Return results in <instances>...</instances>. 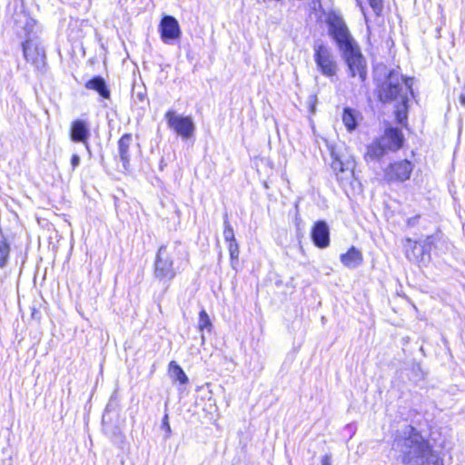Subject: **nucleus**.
Masks as SVG:
<instances>
[{
  "instance_id": "1",
  "label": "nucleus",
  "mask_w": 465,
  "mask_h": 465,
  "mask_svg": "<svg viewBox=\"0 0 465 465\" xmlns=\"http://www.w3.org/2000/svg\"><path fill=\"white\" fill-rule=\"evenodd\" d=\"M391 448L402 465H444L440 452L411 425L397 430Z\"/></svg>"
},
{
  "instance_id": "2",
  "label": "nucleus",
  "mask_w": 465,
  "mask_h": 465,
  "mask_svg": "<svg viewBox=\"0 0 465 465\" xmlns=\"http://www.w3.org/2000/svg\"><path fill=\"white\" fill-rule=\"evenodd\" d=\"M413 78L403 76L399 70L391 69L384 80L378 85V98L383 103L396 101L395 117L400 124H405L408 118L409 96H413Z\"/></svg>"
},
{
  "instance_id": "3",
  "label": "nucleus",
  "mask_w": 465,
  "mask_h": 465,
  "mask_svg": "<svg viewBox=\"0 0 465 465\" xmlns=\"http://www.w3.org/2000/svg\"><path fill=\"white\" fill-rule=\"evenodd\" d=\"M404 136L397 127H387L384 134L375 138L366 147L364 159L367 163L379 162L388 152H395L401 148Z\"/></svg>"
},
{
  "instance_id": "4",
  "label": "nucleus",
  "mask_w": 465,
  "mask_h": 465,
  "mask_svg": "<svg viewBox=\"0 0 465 465\" xmlns=\"http://www.w3.org/2000/svg\"><path fill=\"white\" fill-rule=\"evenodd\" d=\"M176 250L174 247L162 245L155 255L153 262V278L166 288L180 272V266L175 262Z\"/></svg>"
},
{
  "instance_id": "5",
  "label": "nucleus",
  "mask_w": 465,
  "mask_h": 465,
  "mask_svg": "<svg viewBox=\"0 0 465 465\" xmlns=\"http://www.w3.org/2000/svg\"><path fill=\"white\" fill-rule=\"evenodd\" d=\"M325 23L328 35L336 44L338 50L356 43L341 15L332 10L329 11L326 14Z\"/></svg>"
},
{
  "instance_id": "6",
  "label": "nucleus",
  "mask_w": 465,
  "mask_h": 465,
  "mask_svg": "<svg viewBox=\"0 0 465 465\" xmlns=\"http://www.w3.org/2000/svg\"><path fill=\"white\" fill-rule=\"evenodd\" d=\"M339 51L348 67L349 75L353 78L358 76L364 83L367 79V62L359 44L356 42Z\"/></svg>"
},
{
  "instance_id": "7",
  "label": "nucleus",
  "mask_w": 465,
  "mask_h": 465,
  "mask_svg": "<svg viewBox=\"0 0 465 465\" xmlns=\"http://www.w3.org/2000/svg\"><path fill=\"white\" fill-rule=\"evenodd\" d=\"M313 58L317 69L322 75L332 78L337 74L338 64L331 48L319 41L313 45Z\"/></svg>"
},
{
  "instance_id": "8",
  "label": "nucleus",
  "mask_w": 465,
  "mask_h": 465,
  "mask_svg": "<svg viewBox=\"0 0 465 465\" xmlns=\"http://www.w3.org/2000/svg\"><path fill=\"white\" fill-rule=\"evenodd\" d=\"M25 59L35 67L39 72L45 69V51L41 44L35 38H25L22 43Z\"/></svg>"
},
{
  "instance_id": "9",
  "label": "nucleus",
  "mask_w": 465,
  "mask_h": 465,
  "mask_svg": "<svg viewBox=\"0 0 465 465\" xmlns=\"http://www.w3.org/2000/svg\"><path fill=\"white\" fill-rule=\"evenodd\" d=\"M164 118L168 127L183 139H188L193 134L195 125L191 116H183L177 114L173 110H168Z\"/></svg>"
},
{
  "instance_id": "10",
  "label": "nucleus",
  "mask_w": 465,
  "mask_h": 465,
  "mask_svg": "<svg viewBox=\"0 0 465 465\" xmlns=\"http://www.w3.org/2000/svg\"><path fill=\"white\" fill-rule=\"evenodd\" d=\"M160 38L165 45H173L180 40L182 29L178 20L170 15H163L158 25Z\"/></svg>"
},
{
  "instance_id": "11",
  "label": "nucleus",
  "mask_w": 465,
  "mask_h": 465,
  "mask_svg": "<svg viewBox=\"0 0 465 465\" xmlns=\"http://www.w3.org/2000/svg\"><path fill=\"white\" fill-rule=\"evenodd\" d=\"M413 164L408 160L390 163L384 171V180L388 183L405 182L410 179Z\"/></svg>"
},
{
  "instance_id": "12",
  "label": "nucleus",
  "mask_w": 465,
  "mask_h": 465,
  "mask_svg": "<svg viewBox=\"0 0 465 465\" xmlns=\"http://www.w3.org/2000/svg\"><path fill=\"white\" fill-rule=\"evenodd\" d=\"M312 241L315 246L323 249L330 245V228L323 220L317 221L311 232Z\"/></svg>"
},
{
  "instance_id": "13",
  "label": "nucleus",
  "mask_w": 465,
  "mask_h": 465,
  "mask_svg": "<svg viewBox=\"0 0 465 465\" xmlns=\"http://www.w3.org/2000/svg\"><path fill=\"white\" fill-rule=\"evenodd\" d=\"M69 136L74 143H85L91 136L89 123L84 119H76L71 123Z\"/></svg>"
},
{
  "instance_id": "14",
  "label": "nucleus",
  "mask_w": 465,
  "mask_h": 465,
  "mask_svg": "<svg viewBox=\"0 0 465 465\" xmlns=\"http://www.w3.org/2000/svg\"><path fill=\"white\" fill-rule=\"evenodd\" d=\"M133 143V135L124 134L117 143V150L120 161L124 171L130 170L131 153L130 147Z\"/></svg>"
},
{
  "instance_id": "15",
  "label": "nucleus",
  "mask_w": 465,
  "mask_h": 465,
  "mask_svg": "<svg viewBox=\"0 0 465 465\" xmlns=\"http://www.w3.org/2000/svg\"><path fill=\"white\" fill-rule=\"evenodd\" d=\"M15 25L16 27L17 34H21L20 30L24 31L26 38H33L31 35H35V28L36 21L30 17L25 12H21L15 15Z\"/></svg>"
},
{
  "instance_id": "16",
  "label": "nucleus",
  "mask_w": 465,
  "mask_h": 465,
  "mask_svg": "<svg viewBox=\"0 0 465 465\" xmlns=\"http://www.w3.org/2000/svg\"><path fill=\"white\" fill-rule=\"evenodd\" d=\"M84 87L88 90L96 92L102 99L110 100L111 91L104 78L101 75H95L89 79Z\"/></svg>"
},
{
  "instance_id": "17",
  "label": "nucleus",
  "mask_w": 465,
  "mask_h": 465,
  "mask_svg": "<svg viewBox=\"0 0 465 465\" xmlns=\"http://www.w3.org/2000/svg\"><path fill=\"white\" fill-rule=\"evenodd\" d=\"M341 262L348 269H356L363 262V255L360 250L351 246L340 256Z\"/></svg>"
},
{
  "instance_id": "18",
  "label": "nucleus",
  "mask_w": 465,
  "mask_h": 465,
  "mask_svg": "<svg viewBox=\"0 0 465 465\" xmlns=\"http://www.w3.org/2000/svg\"><path fill=\"white\" fill-rule=\"evenodd\" d=\"M440 238L441 234L440 232H437L435 234L427 236L424 240L414 242V249L420 250V261H424L426 257L430 259V251L435 246L436 242L439 241Z\"/></svg>"
},
{
  "instance_id": "19",
  "label": "nucleus",
  "mask_w": 465,
  "mask_h": 465,
  "mask_svg": "<svg viewBox=\"0 0 465 465\" xmlns=\"http://www.w3.org/2000/svg\"><path fill=\"white\" fill-rule=\"evenodd\" d=\"M361 113L353 108L345 107L342 112V123L348 132H353L359 125Z\"/></svg>"
},
{
  "instance_id": "20",
  "label": "nucleus",
  "mask_w": 465,
  "mask_h": 465,
  "mask_svg": "<svg viewBox=\"0 0 465 465\" xmlns=\"http://www.w3.org/2000/svg\"><path fill=\"white\" fill-rule=\"evenodd\" d=\"M168 372L170 378L173 381H178L181 385H185L189 382L188 376L175 361H172L169 363Z\"/></svg>"
},
{
  "instance_id": "21",
  "label": "nucleus",
  "mask_w": 465,
  "mask_h": 465,
  "mask_svg": "<svg viewBox=\"0 0 465 465\" xmlns=\"http://www.w3.org/2000/svg\"><path fill=\"white\" fill-rule=\"evenodd\" d=\"M228 251L230 254L231 266L233 270H237V266L239 264V254L240 249L237 242H232L228 243Z\"/></svg>"
},
{
  "instance_id": "22",
  "label": "nucleus",
  "mask_w": 465,
  "mask_h": 465,
  "mask_svg": "<svg viewBox=\"0 0 465 465\" xmlns=\"http://www.w3.org/2000/svg\"><path fill=\"white\" fill-rule=\"evenodd\" d=\"M223 234L224 241L227 243L236 242L233 228L229 222L227 213H224V214H223Z\"/></svg>"
},
{
  "instance_id": "23",
  "label": "nucleus",
  "mask_w": 465,
  "mask_h": 465,
  "mask_svg": "<svg viewBox=\"0 0 465 465\" xmlns=\"http://www.w3.org/2000/svg\"><path fill=\"white\" fill-rule=\"evenodd\" d=\"M331 166L334 171L342 173L348 169V167H346L345 163L342 161L341 157L339 155V153L335 151L334 148L331 149Z\"/></svg>"
},
{
  "instance_id": "24",
  "label": "nucleus",
  "mask_w": 465,
  "mask_h": 465,
  "mask_svg": "<svg viewBox=\"0 0 465 465\" xmlns=\"http://www.w3.org/2000/svg\"><path fill=\"white\" fill-rule=\"evenodd\" d=\"M198 328L201 331L206 330L208 332H210L213 328L210 317L204 309L201 310L199 312Z\"/></svg>"
},
{
  "instance_id": "25",
  "label": "nucleus",
  "mask_w": 465,
  "mask_h": 465,
  "mask_svg": "<svg viewBox=\"0 0 465 465\" xmlns=\"http://www.w3.org/2000/svg\"><path fill=\"white\" fill-rule=\"evenodd\" d=\"M368 3L377 16L381 14L383 10V0H368Z\"/></svg>"
},
{
  "instance_id": "26",
  "label": "nucleus",
  "mask_w": 465,
  "mask_h": 465,
  "mask_svg": "<svg viewBox=\"0 0 465 465\" xmlns=\"http://www.w3.org/2000/svg\"><path fill=\"white\" fill-rule=\"evenodd\" d=\"M162 428L165 430V431L167 433L166 437H169L171 432H172V430H171V426H170L169 421H168V415L167 414H165L163 419Z\"/></svg>"
},
{
  "instance_id": "27",
  "label": "nucleus",
  "mask_w": 465,
  "mask_h": 465,
  "mask_svg": "<svg viewBox=\"0 0 465 465\" xmlns=\"http://www.w3.org/2000/svg\"><path fill=\"white\" fill-rule=\"evenodd\" d=\"M80 156L78 154H73L71 157V165L73 170L76 169L80 164Z\"/></svg>"
},
{
  "instance_id": "28",
  "label": "nucleus",
  "mask_w": 465,
  "mask_h": 465,
  "mask_svg": "<svg viewBox=\"0 0 465 465\" xmlns=\"http://www.w3.org/2000/svg\"><path fill=\"white\" fill-rule=\"evenodd\" d=\"M322 465H331V455L325 454L322 458Z\"/></svg>"
},
{
  "instance_id": "29",
  "label": "nucleus",
  "mask_w": 465,
  "mask_h": 465,
  "mask_svg": "<svg viewBox=\"0 0 465 465\" xmlns=\"http://www.w3.org/2000/svg\"><path fill=\"white\" fill-rule=\"evenodd\" d=\"M420 215H415L408 219L407 223L409 226H415L418 223Z\"/></svg>"
},
{
  "instance_id": "30",
  "label": "nucleus",
  "mask_w": 465,
  "mask_h": 465,
  "mask_svg": "<svg viewBox=\"0 0 465 465\" xmlns=\"http://www.w3.org/2000/svg\"><path fill=\"white\" fill-rule=\"evenodd\" d=\"M412 254L417 261H420V250L412 249Z\"/></svg>"
},
{
  "instance_id": "31",
  "label": "nucleus",
  "mask_w": 465,
  "mask_h": 465,
  "mask_svg": "<svg viewBox=\"0 0 465 465\" xmlns=\"http://www.w3.org/2000/svg\"><path fill=\"white\" fill-rule=\"evenodd\" d=\"M136 97L141 101H144L145 97H146V94L145 93H143V92H139L136 94Z\"/></svg>"
},
{
  "instance_id": "32",
  "label": "nucleus",
  "mask_w": 465,
  "mask_h": 465,
  "mask_svg": "<svg viewBox=\"0 0 465 465\" xmlns=\"http://www.w3.org/2000/svg\"><path fill=\"white\" fill-rule=\"evenodd\" d=\"M32 318L33 319H39L40 318V312L34 308L33 312H32Z\"/></svg>"
},
{
  "instance_id": "33",
  "label": "nucleus",
  "mask_w": 465,
  "mask_h": 465,
  "mask_svg": "<svg viewBox=\"0 0 465 465\" xmlns=\"http://www.w3.org/2000/svg\"><path fill=\"white\" fill-rule=\"evenodd\" d=\"M295 211H296L295 220L297 222V221L300 220V217H299V203L298 202L295 203Z\"/></svg>"
},
{
  "instance_id": "34",
  "label": "nucleus",
  "mask_w": 465,
  "mask_h": 465,
  "mask_svg": "<svg viewBox=\"0 0 465 465\" xmlns=\"http://www.w3.org/2000/svg\"><path fill=\"white\" fill-rule=\"evenodd\" d=\"M460 103L461 105H463L465 107V94H461L460 95Z\"/></svg>"
},
{
  "instance_id": "35",
  "label": "nucleus",
  "mask_w": 465,
  "mask_h": 465,
  "mask_svg": "<svg viewBox=\"0 0 465 465\" xmlns=\"http://www.w3.org/2000/svg\"><path fill=\"white\" fill-rule=\"evenodd\" d=\"M82 143L84 145L86 151L90 153L91 150H90V145H89L88 141H86L85 143Z\"/></svg>"
},
{
  "instance_id": "36",
  "label": "nucleus",
  "mask_w": 465,
  "mask_h": 465,
  "mask_svg": "<svg viewBox=\"0 0 465 465\" xmlns=\"http://www.w3.org/2000/svg\"><path fill=\"white\" fill-rule=\"evenodd\" d=\"M361 11L362 13V15H364L365 19L367 20V15H366V12H365V7L363 5H361Z\"/></svg>"
},
{
  "instance_id": "37",
  "label": "nucleus",
  "mask_w": 465,
  "mask_h": 465,
  "mask_svg": "<svg viewBox=\"0 0 465 465\" xmlns=\"http://www.w3.org/2000/svg\"><path fill=\"white\" fill-rule=\"evenodd\" d=\"M357 5L361 8V5H362V3L360 0H357Z\"/></svg>"
}]
</instances>
